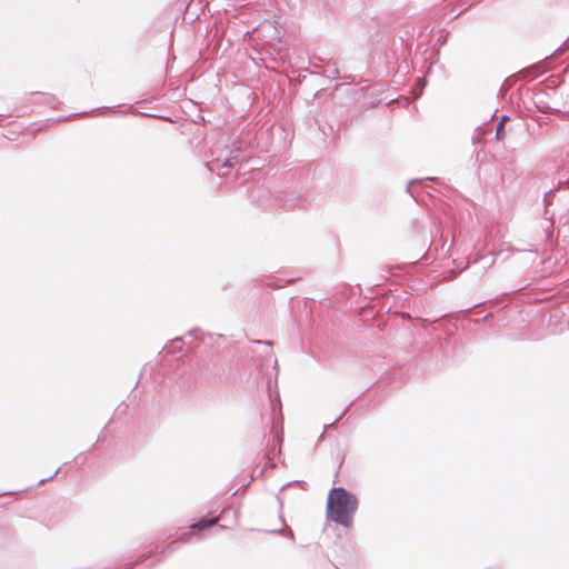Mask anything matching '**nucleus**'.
Returning a JSON list of instances; mask_svg holds the SVG:
<instances>
[{
  "mask_svg": "<svg viewBox=\"0 0 569 569\" xmlns=\"http://www.w3.org/2000/svg\"><path fill=\"white\" fill-rule=\"evenodd\" d=\"M358 509V499L342 487L332 488L328 495L327 517L346 528L351 527Z\"/></svg>",
  "mask_w": 569,
  "mask_h": 569,
  "instance_id": "nucleus-1",
  "label": "nucleus"
},
{
  "mask_svg": "<svg viewBox=\"0 0 569 569\" xmlns=\"http://www.w3.org/2000/svg\"><path fill=\"white\" fill-rule=\"evenodd\" d=\"M243 160L240 148L230 149L226 154L222 152L217 154L211 161L207 162L210 171L217 172L219 176H226L229 169L240 164Z\"/></svg>",
  "mask_w": 569,
  "mask_h": 569,
  "instance_id": "nucleus-2",
  "label": "nucleus"
},
{
  "mask_svg": "<svg viewBox=\"0 0 569 569\" xmlns=\"http://www.w3.org/2000/svg\"><path fill=\"white\" fill-rule=\"evenodd\" d=\"M218 521V518H212V519H201L199 520L198 522L193 523L191 526L192 529H198V530H203V529H207V528H210L212 526H214Z\"/></svg>",
  "mask_w": 569,
  "mask_h": 569,
  "instance_id": "nucleus-3",
  "label": "nucleus"
},
{
  "mask_svg": "<svg viewBox=\"0 0 569 569\" xmlns=\"http://www.w3.org/2000/svg\"><path fill=\"white\" fill-rule=\"evenodd\" d=\"M507 120V117L503 116L500 120V122L498 123L497 126V130H496V137L498 140H501L502 137H503V122Z\"/></svg>",
  "mask_w": 569,
  "mask_h": 569,
  "instance_id": "nucleus-4",
  "label": "nucleus"
},
{
  "mask_svg": "<svg viewBox=\"0 0 569 569\" xmlns=\"http://www.w3.org/2000/svg\"><path fill=\"white\" fill-rule=\"evenodd\" d=\"M181 339L180 338H176L174 340H172L170 342L169 346H166V349L168 350V352H177V351H180L179 348L176 347V342H179Z\"/></svg>",
  "mask_w": 569,
  "mask_h": 569,
  "instance_id": "nucleus-5",
  "label": "nucleus"
},
{
  "mask_svg": "<svg viewBox=\"0 0 569 569\" xmlns=\"http://www.w3.org/2000/svg\"><path fill=\"white\" fill-rule=\"evenodd\" d=\"M221 146H222V147H224V148H228V144H226V143H221V142H218V143L216 144L214 150L212 151V156H213V158H214L217 154L221 153V152H222V154L224 153L222 149L220 150V147H221Z\"/></svg>",
  "mask_w": 569,
  "mask_h": 569,
  "instance_id": "nucleus-6",
  "label": "nucleus"
},
{
  "mask_svg": "<svg viewBox=\"0 0 569 569\" xmlns=\"http://www.w3.org/2000/svg\"><path fill=\"white\" fill-rule=\"evenodd\" d=\"M221 146H222V147H224V148H228V144H226V143H221V142H218V143L216 144L214 150L212 151V156H213V158H214L217 154L221 153V152H222V154L224 153L222 149L220 150V147H221Z\"/></svg>",
  "mask_w": 569,
  "mask_h": 569,
  "instance_id": "nucleus-7",
  "label": "nucleus"
},
{
  "mask_svg": "<svg viewBox=\"0 0 569 569\" xmlns=\"http://www.w3.org/2000/svg\"><path fill=\"white\" fill-rule=\"evenodd\" d=\"M176 545H177V542H176V541L171 542V543L168 546L169 551H174V550H176V548H177V547H176Z\"/></svg>",
  "mask_w": 569,
  "mask_h": 569,
  "instance_id": "nucleus-8",
  "label": "nucleus"
},
{
  "mask_svg": "<svg viewBox=\"0 0 569 569\" xmlns=\"http://www.w3.org/2000/svg\"><path fill=\"white\" fill-rule=\"evenodd\" d=\"M191 535H192V533H188V535L183 536L182 541H183V542H188L189 537H190Z\"/></svg>",
  "mask_w": 569,
  "mask_h": 569,
  "instance_id": "nucleus-9",
  "label": "nucleus"
},
{
  "mask_svg": "<svg viewBox=\"0 0 569 569\" xmlns=\"http://www.w3.org/2000/svg\"><path fill=\"white\" fill-rule=\"evenodd\" d=\"M493 262H495L493 258H490V261H489L488 266H489V267H490V266H492V264H493Z\"/></svg>",
  "mask_w": 569,
  "mask_h": 569,
  "instance_id": "nucleus-10",
  "label": "nucleus"
},
{
  "mask_svg": "<svg viewBox=\"0 0 569 569\" xmlns=\"http://www.w3.org/2000/svg\"><path fill=\"white\" fill-rule=\"evenodd\" d=\"M413 183V181H411L409 184ZM407 190L408 192H411V189H410V186L407 187Z\"/></svg>",
  "mask_w": 569,
  "mask_h": 569,
  "instance_id": "nucleus-11",
  "label": "nucleus"
},
{
  "mask_svg": "<svg viewBox=\"0 0 569 569\" xmlns=\"http://www.w3.org/2000/svg\"><path fill=\"white\" fill-rule=\"evenodd\" d=\"M290 485H291L290 482H288V483L283 485V486H282V489H284V488L289 487Z\"/></svg>",
  "mask_w": 569,
  "mask_h": 569,
  "instance_id": "nucleus-12",
  "label": "nucleus"
},
{
  "mask_svg": "<svg viewBox=\"0 0 569 569\" xmlns=\"http://www.w3.org/2000/svg\"><path fill=\"white\" fill-rule=\"evenodd\" d=\"M288 536H289L290 538H292V537H293L292 531H289V532H288Z\"/></svg>",
  "mask_w": 569,
  "mask_h": 569,
  "instance_id": "nucleus-13",
  "label": "nucleus"
}]
</instances>
